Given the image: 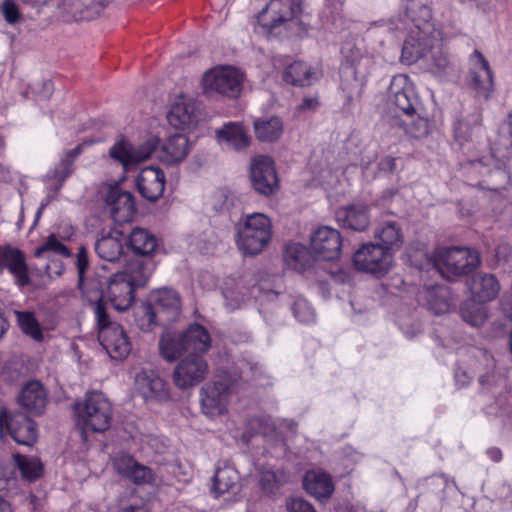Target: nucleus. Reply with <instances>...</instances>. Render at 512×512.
Returning <instances> with one entry per match:
<instances>
[{"instance_id": "obj_25", "label": "nucleus", "mask_w": 512, "mask_h": 512, "mask_svg": "<svg viewBox=\"0 0 512 512\" xmlns=\"http://www.w3.org/2000/svg\"><path fill=\"white\" fill-rule=\"evenodd\" d=\"M468 287L471 300L478 303L494 300L500 291V283L496 276L484 272L474 274L468 282Z\"/></svg>"}, {"instance_id": "obj_47", "label": "nucleus", "mask_w": 512, "mask_h": 512, "mask_svg": "<svg viewBox=\"0 0 512 512\" xmlns=\"http://www.w3.org/2000/svg\"><path fill=\"white\" fill-rule=\"evenodd\" d=\"M117 274H124L127 281L136 288L144 286L151 276L150 266L140 260L131 261L123 271Z\"/></svg>"}, {"instance_id": "obj_37", "label": "nucleus", "mask_w": 512, "mask_h": 512, "mask_svg": "<svg viewBox=\"0 0 512 512\" xmlns=\"http://www.w3.org/2000/svg\"><path fill=\"white\" fill-rule=\"evenodd\" d=\"M284 260L290 268L302 272L312 266L314 257L305 246L291 243L285 247Z\"/></svg>"}, {"instance_id": "obj_51", "label": "nucleus", "mask_w": 512, "mask_h": 512, "mask_svg": "<svg viewBox=\"0 0 512 512\" xmlns=\"http://www.w3.org/2000/svg\"><path fill=\"white\" fill-rule=\"evenodd\" d=\"M51 253L62 257H70L71 255L69 249L54 234L48 236L46 241L35 250L34 255L38 258L50 259Z\"/></svg>"}, {"instance_id": "obj_11", "label": "nucleus", "mask_w": 512, "mask_h": 512, "mask_svg": "<svg viewBox=\"0 0 512 512\" xmlns=\"http://www.w3.org/2000/svg\"><path fill=\"white\" fill-rule=\"evenodd\" d=\"M4 429L18 444L31 446L36 442V424L22 412L10 413L6 409H2L0 411V432L2 433Z\"/></svg>"}, {"instance_id": "obj_44", "label": "nucleus", "mask_w": 512, "mask_h": 512, "mask_svg": "<svg viewBox=\"0 0 512 512\" xmlns=\"http://www.w3.org/2000/svg\"><path fill=\"white\" fill-rule=\"evenodd\" d=\"M13 459L24 480L33 482L41 477L43 466L38 458L17 453L13 455Z\"/></svg>"}, {"instance_id": "obj_52", "label": "nucleus", "mask_w": 512, "mask_h": 512, "mask_svg": "<svg viewBox=\"0 0 512 512\" xmlns=\"http://www.w3.org/2000/svg\"><path fill=\"white\" fill-rule=\"evenodd\" d=\"M418 110L416 113L412 115V117H407L406 120H402L403 127L405 131L415 138H421L428 133V120L422 117Z\"/></svg>"}, {"instance_id": "obj_24", "label": "nucleus", "mask_w": 512, "mask_h": 512, "mask_svg": "<svg viewBox=\"0 0 512 512\" xmlns=\"http://www.w3.org/2000/svg\"><path fill=\"white\" fill-rule=\"evenodd\" d=\"M469 166L473 171L489 177L488 180L484 179L478 183L481 188L491 191H500L505 187L508 175L492 158L487 157L470 161Z\"/></svg>"}, {"instance_id": "obj_61", "label": "nucleus", "mask_w": 512, "mask_h": 512, "mask_svg": "<svg viewBox=\"0 0 512 512\" xmlns=\"http://www.w3.org/2000/svg\"><path fill=\"white\" fill-rule=\"evenodd\" d=\"M85 146V143L77 145L75 148L67 151L62 159L64 160H71V164H74L75 159L82 153L83 147Z\"/></svg>"}, {"instance_id": "obj_50", "label": "nucleus", "mask_w": 512, "mask_h": 512, "mask_svg": "<svg viewBox=\"0 0 512 512\" xmlns=\"http://www.w3.org/2000/svg\"><path fill=\"white\" fill-rule=\"evenodd\" d=\"M289 480L290 475L285 471L265 470L260 476V487L265 493L273 494Z\"/></svg>"}, {"instance_id": "obj_32", "label": "nucleus", "mask_w": 512, "mask_h": 512, "mask_svg": "<svg viewBox=\"0 0 512 512\" xmlns=\"http://www.w3.org/2000/svg\"><path fill=\"white\" fill-rule=\"evenodd\" d=\"M374 237L381 242L379 245L390 253L400 249L404 241L401 225L394 220H384L378 223Z\"/></svg>"}, {"instance_id": "obj_22", "label": "nucleus", "mask_w": 512, "mask_h": 512, "mask_svg": "<svg viewBox=\"0 0 512 512\" xmlns=\"http://www.w3.org/2000/svg\"><path fill=\"white\" fill-rule=\"evenodd\" d=\"M198 103L189 96L180 95L173 103L167 119L171 126L176 129H186L197 123Z\"/></svg>"}, {"instance_id": "obj_14", "label": "nucleus", "mask_w": 512, "mask_h": 512, "mask_svg": "<svg viewBox=\"0 0 512 512\" xmlns=\"http://www.w3.org/2000/svg\"><path fill=\"white\" fill-rule=\"evenodd\" d=\"M232 392V383L228 379H220L207 384L201 389V405L208 416H219L227 412Z\"/></svg>"}, {"instance_id": "obj_57", "label": "nucleus", "mask_w": 512, "mask_h": 512, "mask_svg": "<svg viewBox=\"0 0 512 512\" xmlns=\"http://www.w3.org/2000/svg\"><path fill=\"white\" fill-rule=\"evenodd\" d=\"M289 512H316L314 507L303 499H293L288 503Z\"/></svg>"}, {"instance_id": "obj_19", "label": "nucleus", "mask_w": 512, "mask_h": 512, "mask_svg": "<svg viewBox=\"0 0 512 512\" xmlns=\"http://www.w3.org/2000/svg\"><path fill=\"white\" fill-rule=\"evenodd\" d=\"M135 388L146 401H166L169 399L166 382L153 370H142L137 373Z\"/></svg>"}, {"instance_id": "obj_53", "label": "nucleus", "mask_w": 512, "mask_h": 512, "mask_svg": "<svg viewBox=\"0 0 512 512\" xmlns=\"http://www.w3.org/2000/svg\"><path fill=\"white\" fill-rule=\"evenodd\" d=\"M72 172L73 164H71V160H64L61 158L59 164L55 169L49 171L47 177L58 182L56 186V189L58 190L62 187L63 183L72 174Z\"/></svg>"}, {"instance_id": "obj_59", "label": "nucleus", "mask_w": 512, "mask_h": 512, "mask_svg": "<svg viewBox=\"0 0 512 512\" xmlns=\"http://www.w3.org/2000/svg\"><path fill=\"white\" fill-rule=\"evenodd\" d=\"M88 267V261L85 256H83L81 253L78 254L77 258V271H78V286L80 289H82V285L84 282V273L85 270Z\"/></svg>"}, {"instance_id": "obj_42", "label": "nucleus", "mask_w": 512, "mask_h": 512, "mask_svg": "<svg viewBox=\"0 0 512 512\" xmlns=\"http://www.w3.org/2000/svg\"><path fill=\"white\" fill-rule=\"evenodd\" d=\"M481 121L482 115L479 110H475L467 118L457 120L453 129L455 140L460 145L471 141L475 131L480 128Z\"/></svg>"}, {"instance_id": "obj_7", "label": "nucleus", "mask_w": 512, "mask_h": 512, "mask_svg": "<svg viewBox=\"0 0 512 512\" xmlns=\"http://www.w3.org/2000/svg\"><path fill=\"white\" fill-rule=\"evenodd\" d=\"M151 299L152 303L144 308L149 324L166 325L180 316L182 304L177 291L162 288L155 291Z\"/></svg>"}, {"instance_id": "obj_2", "label": "nucleus", "mask_w": 512, "mask_h": 512, "mask_svg": "<svg viewBox=\"0 0 512 512\" xmlns=\"http://www.w3.org/2000/svg\"><path fill=\"white\" fill-rule=\"evenodd\" d=\"M272 234V221L266 214H247L238 227L237 247L245 255H257L268 246Z\"/></svg>"}, {"instance_id": "obj_17", "label": "nucleus", "mask_w": 512, "mask_h": 512, "mask_svg": "<svg viewBox=\"0 0 512 512\" xmlns=\"http://www.w3.org/2000/svg\"><path fill=\"white\" fill-rule=\"evenodd\" d=\"M342 239L338 230L329 226L319 227L311 235V247L316 257L335 260L340 256Z\"/></svg>"}, {"instance_id": "obj_27", "label": "nucleus", "mask_w": 512, "mask_h": 512, "mask_svg": "<svg viewBox=\"0 0 512 512\" xmlns=\"http://www.w3.org/2000/svg\"><path fill=\"white\" fill-rule=\"evenodd\" d=\"M336 218L343 227L361 232L370 224L369 207L364 202H355L339 208Z\"/></svg>"}, {"instance_id": "obj_48", "label": "nucleus", "mask_w": 512, "mask_h": 512, "mask_svg": "<svg viewBox=\"0 0 512 512\" xmlns=\"http://www.w3.org/2000/svg\"><path fill=\"white\" fill-rule=\"evenodd\" d=\"M483 304L484 303L474 302L473 300L465 303L461 308L463 320L471 326H482L488 318L487 308Z\"/></svg>"}, {"instance_id": "obj_3", "label": "nucleus", "mask_w": 512, "mask_h": 512, "mask_svg": "<svg viewBox=\"0 0 512 512\" xmlns=\"http://www.w3.org/2000/svg\"><path fill=\"white\" fill-rule=\"evenodd\" d=\"M93 309L98 326L100 344L112 359H125L131 352V342L123 327L109 320L102 296L93 303Z\"/></svg>"}, {"instance_id": "obj_46", "label": "nucleus", "mask_w": 512, "mask_h": 512, "mask_svg": "<svg viewBox=\"0 0 512 512\" xmlns=\"http://www.w3.org/2000/svg\"><path fill=\"white\" fill-rule=\"evenodd\" d=\"M13 313L16 317L17 325L25 335L37 342L43 341V331L34 313L19 310H14Z\"/></svg>"}, {"instance_id": "obj_29", "label": "nucleus", "mask_w": 512, "mask_h": 512, "mask_svg": "<svg viewBox=\"0 0 512 512\" xmlns=\"http://www.w3.org/2000/svg\"><path fill=\"white\" fill-rule=\"evenodd\" d=\"M475 358L478 363V381L483 391H490L493 387L505 383L504 377L495 371V360L489 353L478 349Z\"/></svg>"}, {"instance_id": "obj_33", "label": "nucleus", "mask_w": 512, "mask_h": 512, "mask_svg": "<svg viewBox=\"0 0 512 512\" xmlns=\"http://www.w3.org/2000/svg\"><path fill=\"white\" fill-rule=\"evenodd\" d=\"M303 485L307 493L317 499H327L334 491L331 477L321 471L307 472L303 479Z\"/></svg>"}, {"instance_id": "obj_39", "label": "nucleus", "mask_w": 512, "mask_h": 512, "mask_svg": "<svg viewBox=\"0 0 512 512\" xmlns=\"http://www.w3.org/2000/svg\"><path fill=\"white\" fill-rule=\"evenodd\" d=\"M63 6L76 20H92L105 8L103 2L97 1L85 5L83 0H64Z\"/></svg>"}, {"instance_id": "obj_10", "label": "nucleus", "mask_w": 512, "mask_h": 512, "mask_svg": "<svg viewBox=\"0 0 512 512\" xmlns=\"http://www.w3.org/2000/svg\"><path fill=\"white\" fill-rule=\"evenodd\" d=\"M250 180L254 190L263 196H271L277 193L279 179L273 159L266 155H258L252 158Z\"/></svg>"}, {"instance_id": "obj_12", "label": "nucleus", "mask_w": 512, "mask_h": 512, "mask_svg": "<svg viewBox=\"0 0 512 512\" xmlns=\"http://www.w3.org/2000/svg\"><path fill=\"white\" fill-rule=\"evenodd\" d=\"M388 99L406 117H412L414 113L421 109L415 87L409 77L404 74H398L392 78L388 88Z\"/></svg>"}, {"instance_id": "obj_6", "label": "nucleus", "mask_w": 512, "mask_h": 512, "mask_svg": "<svg viewBox=\"0 0 512 512\" xmlns=\"http://www.w3.org/2000/svg\"><path fill=\"white\" fill-rule=\"evenodd\" d=\"M244 75L232 66H217L203 76V91L208 95L219 94L237 98L242 90Z\"/></svg>"}, {"instance_id": "obj_35", "label": "nucleus", "mask_w": 512, "mask_h": 512, "mask_svg": "<svg viewBox=\"0 0 512 512\" xmlns=\"http://www.w3.org/2000/svg\"><path fill=\"white\" fill-rule=\"evenodd\" d=\"M187 350L193 354H204L211 347V337L205 327L198 323L191 324L184 332Z\"/></svg>"}, {"instance_id": "obj_9", "label": "nucleus", "mask_w": 512, "mask_h": 512, "mask_svg": "<svg viewBox=\"0 0 512 512\" xmlns=\"http://www.w3.org/2000/svg\"><path fill=\"white\" fill-rule=\"evenodd\" d=\"M158 143V138L151 137L143 144L134 147L129 141L119 139L109 149V156L119 162L123 166L124 171H128L149 159L156 150Z\"/></svg>"}, {"instance_id": "obj_63", "label": "nucleus", "mask_w": 512, "mask_h": 512, "mask_svg": "<svg viewBox=\"0 0 512 512\" xmlns=\"http://www.w3.org/2000/svg\"><path fill=\"white\" fill-rule=\"evenodd\" d=\"M214 199L216 201L224 199V202L220 207H215L216 209H219L220 211L228 210L230 208V206L232 205V203H228V202H230L229 197L223 191L217 192L214 195Z\"/></svg>"}, {"instance_id": "obj_40", "label": "nucleus", "mask_w": 512, "mask_h": 512, "mask_svg": "<svg viewBox=\"0 0 512 512\" xmlns=\"http://www.w3.org/2000/svg\"><path fill=\"white\" fill-rule=\"evenodd\" d=\"M128 245L136 254L150 255L157 247V239L146 229L136 227L129 235Z\"/></svg>"}, {"instance_id": "obj_26", "label": "nucleus", "mask_w": 512, "mask_h": 512, "mask_svg": "<svg viewBox=\"0 0 512 512\" xmlns=\"http://www.w3.org/2000/svg\"><path fill=\"white\" fill-rule=\"evenodd\" d=\"M17 401L30 414L41 415L47 405V392L39 381H30L21 389Z\"/></svg>"}, {"instance_id": "obj_23", "label": "nucleus", "mask_w": 512, "mask_h": 512, "mask_svg": "<svg viewBox=\"0 0 512 512\" xmlns=\"http://www.w3.org/2000/svg\"><path fill=\"white\" fill-rule=\"evenodd\" d=\"M134 289L124 274L115 273L108 281L106 298L115 310L125 311L135 299Z\"/></svg>"}, {"instance_id": "obj_34", "label": "nucleus", "mask_w": 512, "mask_h": 512, "mask_svg": "<svg viewBox=\"0 0 512 512\" xmlns=\"http://www.w3.org/2000/svg\"><path fill=\"white\" fill-rule=\"evenodd\" d=\"M239 480L237 470L233 466L224 463L223 466L217 467L215 471L211 491L216 497L233 492L237 488Z\"/></svg>"}, {"instance_id": "obj_18", "label": "nucleus", "mask_w": 512, "mask_h": 512, "mask_svg": "<svg viewBox=\"0 0 512 512\" xmlns=\"http://www.w3.org/2000/svg\"><path fill=\"white\" fill-rule=\"evenodd\" d=\"M114 471L129 481L142 485L152 483L154 480L153 471L137 462L131 455L120 452L111 458Z\"/></svg>"}, {"instance_id": "obj_41", "label": "nucleus", "mask_w": 512, "mask_h": 512, "mask_svg": "<svg viewBox=\"0 0 512 512\" xmlns=\"http://www.w3.org/2000/svg\"><path fill=\"white\" fill-rule=\"evenodd\" d=\"M254 131L261 142H273L283 133V123L278 117L259 118L254 121Z\"/></svg>"}, {"instance_id": "obj_28", "label": "nucleus", "mask_w": 512, "mask_h": 512, "mask_svg": "<svg viewBox=\"0 0 512 512\" xmlns=\"http://www.w3.org/2000/svg\"><path fill=\"white\" fill-rule=\"evenodd\" d=\"M3 268L9 270L18 286L23 287L30 283L25 257L20 250L0 247V270Z\"/></svg>"}, {"instance_id": "obj_8", "label": "nucleus", "mask_w": 512, "mask_h": 512, "mask_svg": "<svg viewBox=\"0 0 512 512\" xmlns=\"http://www.w3.org/2000/svg\"><path fill=\"white\" fill-rule=\"evenodd\" d=\"M353 262L359 271L382 277L392 266V253L379 244L366 243L354 253Z\"/></svg>"}, {"instance_id": "obj_13", "label": "nucleus", "mask_w": 512, "mask_h": 512, "mask_svg": "<svg viewBox=\"0 0 512 512\" xmlns=\"http://www.w3.org/2000/svg\"><path fill=\"white\" fill-rule=\"evenodd\" d=\"M469 85L476 97L488 100L494 92V75L484 55L475 50L469 59Z\"/></svg>"}, {"instance_id": "obj_64", "label": "nucleus", "mask_w": 512, "mask_h": 512, "mask_svg": "<svg viewBox=\"0 0 512 512\" xmlns=\"http://www.w3.org/2000/svg\"><path fill=\"white\" fill-rule=\"evenodd\" d=\"M487 455L494 462H499L502 459V452H501V450L498 449V448H495V447L488 449L487 450Z\"/></svg>"}, {"instance_id": "obj_5", "label": "nucleus", "mask_w": 512, "mask_h": 512, "mask_svg": "<svg viewBox=\"0 0 512 512\" xmlns=\"http://www.w3.org/2000/svg\"><path fill=\"white\" fill-rule=\"evenodd\" d=\"M75 413L84 429L101 433L110 427L112 406L102 392H87L84 400L75 404Z\"/></svg>"}, {"instance_id": "obj_62", "label": "nucleus", "mask_w": 512, "mask_h": 512, "mask_svg": "<svg viewBox=\"0 0 512 512\" xmlns=\"http://www.w3.org/2000/svg\"><path fill=\"white\" fill-rule=\"evenodd\" d=\"M380 168L386 172H392L396 168V158L386 157L380 162Z\"/></svg>"}, {"instance_id": "obj_20", "label": "nucleus", "mask_w": 512, "mask_h": 512, "mask_svg": "<svg viewBox=\"0 0 512 512\" xmlns=\"http://www.w3.org/2000/svg\"><path fill=\"white\" fill-rule=\"evenodd\" d=\"M106 205L113 220L125 223L132 220L136 206L134 196L128 191L112 188L106 196Z\"/></svg>"}, {"instance_id": "obj_49", "label": "nucleus", "mask_w": 512, "mask_h": 512, "mask_svg": "<svg viewBox=\"0 0 512 512\" xmlns=\"http://www.w3.org/2000/svg\"><path fill=\"white\" fill-rule=\"evenodd\" d=\"M430 71L440 78H445L453 75L456 72V69L455 65L450 60L448 53L443 50H438L432 55Z\"/></svg>"}, {"instance_id": "obj_56", "label": "nucleus", "mask_w": 512, "mask_h": 512, "mask_svg": "<svg viewBox=\"0 0 512 512\" xmlns=\"http://www.w3.org/2000/svg\"><path fill=\"white\" fill-rule=\"evenodd\" d=\"M1 12L5 20L10 24L16 23L21 17L18 6L13 0H4L1 5Z\"/></svg>"}, {"instance_id": "obj_58", "label": "nucleus", "mask_w": 512, "mask_h": 512, "mask_svg": "<svg viewBox=\"0 0 512 512\" xmlns=\"http://www.w3.org/2000/svg\"><path fill=\"white\" fill-rule=\"evenodd\" d=\"M49 260H50L49 263H47L45 266L46 274L50 278L61 276L64 271V264L62 263V261L57 260V259H49Z\"/></svg>"}, {"instance_id": "obj_45", "label": "nucleus", "mask_w": 512, "mask_h": 512, "mask_svg": "<svg viewBox=\"0 0 512 512\" xmlns=\"http://www.w3.org/2000/svg\"><path fill=\"white\" fill-rule=\"evenodd\" d=\"M314 75L315 73L306 63L296 61L286 68L284 80L295 86H306L312 83Z\"/></svg>"}, {"instance_id": "obj_54", "label": "nucleus", "mask_w": 512, "mask_h": 512, "mask_svg": "<svg viewBox=\"0 0 512 512\" xmlns=\"http://www.w3.org/2000/svg\"><path fill=\"white\" fill-rule=\"evenodd\" d=\"M292 311L296 319L303 323L313 322L315 319L314 310L310 304L303 298H297L292 306Z\"/></svg>"}, {"instance_id": "obj_21", "label": "nucleus", "mask_w": 512, "mask_h": 512, "mask_svg": "<svg viewBox=\"0 0 512 512\" xmlns=\"http://www.w3.org/2000/svg\"><path fill=\"white\" fill-rule=\"evenodd\" d=\"M135 182L141 196L154 202L163 195L166 179L160 168L148 166L140 171Z\"/></svg>"}, {"instance_id": "obj_43", "label": "nucleus", "mask_w": 512, "mask_h": 512, "mask_svg": "<svg viewBox=\"0 0 512 512\" xmlns=\"http://www.w3.org/2000/svg\"><path fill=\"white\" fill-rule=\"evenodd\" d=\"M425 298L429 309L437 315L450 310V292L445 286L435 285L426 288Z\"/></svg>"}, {"instance_id": "obj_38", "label": "nucleus", "mask_w": 512, "mask_h": 512, "mask_svg": "<svg viewBox=\"0 0 512 512\" xmlns=\"http://www.w3.org/2000/svg\"><path fill=\"white\" fill-rule=\"evenodd\" d=\"M95 251L97 255L106 261H117L123 252V244L121 234L115 232L107 236H103L95 243Z\"/></svg>"}, {"instance_id": "obj_31", "label": "nucleus", "mask_w": 512, "mask_h": 512, "mask_svg": "<svg viewBox=\"0 0 512 512\" xmlns=\"http://www.w3.org/2000/svg\"><path fill=\"white\" fill-rule=\"evenodd\" d=\"M190 144L187 136L174 134L170 136L159 150L158 157L167 164L182 162L188 155Z\"/></svg>"}, {"instance_id": "obj_55", "label": "nucleus", "mask_w": 512, "mask_h": 512, "mask_svg": "<svg viewBox=\"0 0 512 512\" xmlns=\"http://www.w3.org/2000/svg\"><path fill=\"white\" fill-rule=\"evenodd\" d=\"M499 142L505 148H512V112L499 128Z\"/></svg>"}, {"instance_id": "obj_30", "label": "nucleus", "mask_w": 512, "mask_h": 512, "mask_svg": "<svg viewBox=\"0 0 512 512\" xmlns=\"http://www.w3.org/2000/svg\"><path fill=\"white\" fill-rule=\"evenodd\" d=\"M218 142L225 144L227 148L235 151L246 149L251 141L247 130L239 122L225 123L216 130Z\"/></svg>"}, {"instance_id": "obj_60", "label": "nucleus", "mask_w": 512, "mask_h": 512, "mask_svg": "<svg viewBox=\"0 0 512 512\" xmlns=\"http://www.w3.org/2000/svg\"><path fill=\"white\" fill-rule=\"evenodd\" d=\"M39 85H41V90H37V92L41 94L42 98L48 99L52 95L54 89L52 81L49 79L42 80Z\"/></svg>"}, {"instance_id": "obj_1", "label": "nucleus", "mask_w": 512, "mask_h": 512, "mask_svg": "<svg viewBox=\"0 0 512 512\" xmlns=\"http://www.w3.org/2000/svg\"><path fill=\"white\" fill-rule=\"evenodd\" d=\"M404 15L413 25L403 43V53L411 57L422 56L438 40L440 33L435 29L432 10L428 0H403Z\"/></svg>"}, {"instance_id": "obj_36", "label": "nucleus", "mask_w": 512, "mask_h": 512, "mask_svg": "<svg viewBox=\"0 0 512 512\" xmlns=\"http://www.w3.org/2000/svg\"><path fill=\"white\" fill-rule=\"evenodd\" d=\"M159 349L161 356L169 362H173L183 353L188 352L183 333L171 331H166L161 335Z\"/></svg>"}, {"instance_id": "obj_16", "label": "nucleus", "mask_w": 512, "mask_h": 512, "mask_svg": "<svg viewBox=\"0 0 512 512\" xmlns=\"http://www.w3.org/2000/svg\"><path fill=\"white\" fill-rule=\"evenodd\" d=\"M208 372L206 361L198 355H190L182 359L174 369L175 385L184 390L204 380Z\"/></svg>"}, {"instance_id": "obj_4", "label": "nucleus", "mask_w": 512, "mask_h": 512, "mask_svg": "<svg viewBox=\"0 0 512 512\" xmlns=\"http://www.w3.org/2000/svg\"><path fill=\"white\" fill-rule=\"evenodd\" d=\"M424 256L427 264L447 279L466 275L480 265L478 252L465 247L439 248L432 258Z\"/></svg>"}, {"instance_id": "obj_15", "label": "nucleus", "mask_w": 512, "mask_h": 512, "mask_svg": "<svg viewBox=\"0 0 512 512\" xmlns=\"http://www.w3.org/2000/svg\"><path fill=\"white\" fill-rule=\"evenodd\" d=\"M302 13L301 0H270L258 16L264 27L274 29L290 22Z\"/></svg>"}]
</instances>
